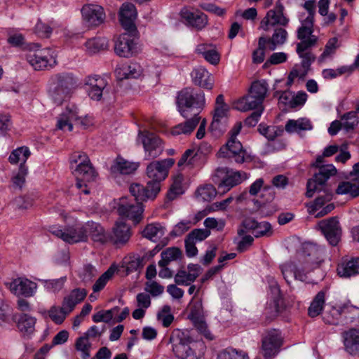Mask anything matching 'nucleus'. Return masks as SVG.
Wrapping results in <instances>:
<instances>
[{"mask_svg":"<svg viewBox=\"0 0 359 359\" xmlns=\"http://www.w3.org/2000/svg\"><path fill=\"white\" fill-rule=\"evenodd\" d=\"M143 265V259L139 255H130L123 259L121 267L129 274L141 269Z\"/></svg>","mask_w":359,"mask_h":359,"instance_id":"nucleus-42","label":"nucleus"},{"mask_svg":"<svg viewBox=\"0 0 359 359\" xmlns=\"http://www.w3.org/2000/svg\"><path fill=\"white\" fill-rule=\"evenodd\" d=\"M48 231L53 235L69 244L86 241L84 224H75L65 228L53 225L49 227Z\"/></svg>","mask_w":359,"mask_h":359,"instance_id":"nucleus-10","label":"nucleus"},{"mask_svg":"<svg viewBox=\"0 0 359 359\" xmlns=\"http://www.w3.org/2000/svg\"><path fill=\"white\" fill-rule=\"evenodd\" d=\"M85 86L90 99L99 101L102 97L107 82L102 76L95 75L88 76L85 80Z\"/></svg>","mask_w":359,"mask_h":359,"instance_id":"nucleus-23","label":"nucleus"},{"mask_svg":"<svg viewBox=\"0 0 359 359\" xmlns=\"http://www.w3.org/2000/svg\"><path fill=\"white\" fill-rule=\"evenodd\" d=\"M30 151L27 147H18L14 149L9 156L8 161L11 164L20 163V165H25L28 158L30 156Z\"/></svg>","mask_w":359,"mask_h":359,"instance_id":"nucleus-47","label":"nucleus"},{"mask_svg":"<svg viewBox=\"0 0 359 359\" xmlns=\"http://www.w3.org/2000/svg\"><path fill=\"white\" fill-rule=\"evenodd\" d=\"M343 318L340 306L332 307V309L325 314L323 317L326 323L331 325H338Z\"/></svg>","mask_w":359,"mask_h":359,"instance_id":"nucleus-58","label":"nucleus"},{"mask_svg":"<svg viewBox=\"0 0 359 359\" xmlns=\"http://www.w3.org/2000/svg\"><path fill=\"white\" fill-rule=\"evenodd\" d=\"M86 50L89 54H95L108 47V41L106 38H93L88 39L85 43Z\"/></svg>","mask_w":359,"mask_h":359,"instance_id":"nucleus-49","label":"nucleus"},{"mask_svg":"<svg viewBox=\"0 0 359 359\" xmlns=\"http://www.w3.org/2000/svg\"><path fill=\"white\" fill-rule=\"evenodd\" d=\"M8 287L11 292L17 296L29 297L36 292L37 285L27 278H18L8 283Z\"/></svg>","mask_w":359,"mask_h":359,"instance_id":"nucleus-24","label":"nucleus"},{"mask_svg":"<svg viewBox=\"0 0 359 359\" xmlns=\"http://www.w3.org/2000/svg\"><path fill=\"white\" fill-rule=\"evenodd\" d=\"M50 48L29 50L26 55L27 61L35 70H43L56 64V58Z\"/></svg>","mask_w":359,"mask_h":359,"instance_id":"nucleus-14","label":"nucleus"},{"mask_svg":"<svg viewBox=\"0 0 359 359\" xmlns=\"http://www.w3.org/2000/svg\"><path fill=\"white\" fill-rule=\"evenodd\" d=\"M337 273L343 278H350L359 274V258L343 259L337 266Z\"/></svg>","mask_w":359,"mask_h":359,"instance_id":"nucleus-33","label":"nucleus"},{"mask_svg":"<svg viewBox=\"0 0 359 359\" xmlns=\"http://www.w3.org/2000/svg\"><path fill=\"white\" fill-rule=\"evenodd\" d=\"M220 157L232 158L238 163H242L249 157L241 143L237 139H229L219 151Z\"/></svg>","mask_w":359,"mask_h":359,"instance_id":"nucleus-18","label":"nucleus"},{"mask_svg":"<svg viewBox=\"0 0 359 359\" xmlns=\"http://www.w3.org/2000/svg\"><path fill=\"white\" fill-rule=\"evenodd\" d=\"M138 163L128 161L123 158L118 157L111 165L110 171L115 176L117 175H130L138 168Z\"/></svg>","mask_w":359,"mask_h":359,"instance_id":"nucleus-36","label":"nucleus"},{"mask_svg":"<svg viewBox=\"0 0 359 359\" xmlns=\"http://www.w3.org/2000/svg\"><path fill=\"white\" fill-rule=\"evenodd\" d=\"M216 189L212 184H204L198 187L196 196L198 199L204 201H210L215 197Z\"/></svg>","mask_w":359,"mask_h":359,"instance_id":"nucleus-51","label":"nucleus"},{"mask_svg":"<svg viewBox=\"0 0 359 359\" xmlns=\"http://www.w3.org/2000/svg\"><path fill=\"white\" fill-rule=\"evenodd\" d=\"M131 235L130 226L124 222L118 221L112 229L110 239L114 245H123L129 241Z\"/></svg>","mask_w":359,"mask_h":359,"instance_id":"nucleus-27","label":"nucleus"},{"mask_svg":"<svg viewBox=\"0 0 359 359\" xmlns=\"http://www.w3.org/2000/svg\"><path fill=\"white\" fill-rule=\"evenodd\" d=\"M76 122L84 126L88 124L85 123L83 118L79 116L77 107L72 105L67 107L66 111L60 115L57 122V128L60 130H67L72 131L73 129V123Z\"/></svg>","mask_w":359,"mask_h":359,"instance_id":"nucleus-21","label":"nucleus"},{"mask_svg":"<svg viewBox=\"0 0 359 359\" xmlns=\"http://www.w3.org/2000/svg\"><path fill=\"white\" fill-rule=\"evenodd\" d=\"M210 235V231L205 229H196L191 231L186 237L190 241L197 243L206 239Z\"/></svg>","mask_w":359,"mask_h":359,"instance_id":"nucleus-64","label":"nucleus"},{"mask_svg":"<svg viewBox=\"0 0 359 359\" xmlns=\"http://www.w3.org/2000/svg\"><path fill=\"white\" fill-rule=\"evenodd\" d=\"M137 11L135 6L128 2L122 4L119 11V20L126 31L137 32L135 25Z\"/></svg>","mask_w":359,"mask_h":359,"instance_id":"nucleus-22","label":"nucleus"},{"mask_svg":"<svg viewBox=\"0 0 359 359\" xmlns=\"http://www.w3.org/2000/svg\"><path fill=\"white\" fill-rule=\"evenodd\" d=\"M67 280V277L63 276L57 279L51 280H41L44 287L49 292H56L62 290L65 283Z\"/></svg>","mask_w":359,"mask_h":359,"instance_id":"nucleus-57","label":"nucleus"},{"mask_svg":"<svg viewBox=\"0 0 359 359\" xmlns=\"http://www.w3.org/2000/svg\"><path fill=\"white\" fill-rule=\"evenodd\" d=\"M318 226L330 245L336 246L341 238V230L339 220L333 217L321 220Z\"/></svg>","mask_w":359,"mask_h":359,"instance_id":"nucleus-19","label":"nucleus"},{"mask_svg":"<svg viewBox=\"0 0 359 359\" xmlns=\"http://www.w3.org/2000/svg\"><path fill=\"white\" fill-rule=\"evenodd\" d=\"M87 295V292L85 289H74L69 294L65 297L63 299L62 306V311L66 313H69L73 311L76 305L81 302Z\"/></svg>","mask_w":359,"mask_h":359,"instance_id":"nucleus-34","label":"nucleus"},{"mask_svg":"<svg viewBox=\"0 0 359 359\" xmlns=\"http://www.w3.org/2000/svg\"><path fill=\"white\" fill-rule=\"evenodd\" d=\"M81 13L88 26H98L105 19L104 9L98 5H86L82 8Z\"/></svg>","mask_w":359,"mask_h":359,"instance_id":"nucleus-25","label":"nucleus"},{"mask_svg":"<svg viewBox=\"0 0 359 359\" xmlns=\"http://www.w3.org/2000/svg\"><path fill=\"white\" fill-rule=\"evenodd\" d=\"M180 17L184 25L198 31L204 29L208 22L204 13L192 7H184L180 11Z\"/></svg>","mask_w":359,"mask_h":359,"instance_id":"nucleus-15","label":"nucleus"},{"mask_svg":"<svg viewBox=\"0 0 359 359\" xmlns=\"http://www.w3.org/2000/svg\"><path fill=\"white\" fill-rule=\"evenodd\" d=\"M211 148L210 144L203 142L198 147H192L186 150L178 161V166L195 165L198 159L210 152Z\"/></svg>","mask_w":359,"mask_h":359,"instance_id":"nucleus-20","label":"nucleus"},{"mask_svg":"<svg viewBox=\"0 0 359 359\" xmlns=\"http://www.w3.org/2000/svg\"><path fill=\"white\" fill-rule=\"evenodd\" d=\"M285 7L280 2H277L274 8L267 11L264 18L261 20L259 29L268 32L271 27L280 26L287 27L290 19L284 13Z\"/></svg>","mask_w":359,"mask_h":359,"instance_id":"nucleus-13","label":"nucleus"},{"mask_svg":"<svg viewBox=\"0 0 359 359\" xmlns=\"http://www.w3.org/2000/svg\"><path fill=\"white\" fill-rule=\"evenodd\" d=\"M183 177L182 175H179L175 177L173 180V182L171 184L168 193L167 198L169 201H173L179 196L184 193V189L182 186Z\"/></svg>","mask_w":359,"mask_h":359,"instance_id":"nucleus-50","label":"nucleus"},{"mask_svg":"<svg viewBox=\"0 0 359 359\" xmlns=\"http://www.w3.org/2000/svg\"><path fill=\"white\" fill-rule=\"evenodd\" d=\"M258 130L269 141L282 136L284 133V128L281 126H266L263 123L259 125Z\"/></svg>","mask_w":359,"mask_h":359,"instance_id":"nucleus-45","label":"nucleus"},{"mask_svg":"<svg viewBox=\"0 0 359 359\" xmlns=\"http://www.w3.org/2000/svg\"><path fill=\"white\" fill-rule=\"evenodd\" d=\"M117 268L115 265H111L109 269L103 273L99 278L96 280L95 284L93 285V292H98L103 290L107 283L114 276Z\"/></svg>","mask_w":359,"mask_h":359,"instance_id":"nucleus-48","label":"nucleus"},{"mask_svg":"<svg viewBox=\"0 0 359 359\" xmlns=\"http://www.w3.org/2000/svg\"><path fill=\"white\" fill-rule=\"evenodd\" d=\"M142 74V68L140 64L130 62L129 64H123L117 67L115 69V74L117 79L122 81L123 79H136Z\"/></svg>","mask_w":359,"mask_h":359,"instance_id":"nucleus-31","label":"nucleus"},{"mask_svg":"<svg viewBox=\"0 0 359 359\" xmlns=\"http://www.w3.org/2000/svg\"><path fill=\"white\" fill-rule=\"evenodd\" d=\"M313 126L311 120L302 117L298 119H289L285 126V130L289 134H301L302 132L311 130Z\"/></svg>","mask_w":359,"mask_h":359,"instance_id":"nucleus-35","label":"nucleus"},{"mask_svg":"<svg viewBox=\"0 0 359 359\" xmlns=\"http://www.w3.org/2000/svg\"><path fill=\"white\" fill-rule=\"evenodd\" d=\"M173 163L171 158L150 163L147 167L146 173L151 180L145 187L138 183L130 184L129 190L132 196L137 200H154L161 190V182L167 177Z\"/></svg>","mask_w":359,"mask_h":359,"instance_id":"nucleus-3","label":"nucleus"},{"mask_svg":"<svg viewBox=\"0 0 359 359\" xmlns=\"http://www.w3.org/2000/svg\"><path fill=\"white\" fill-rule=\"evenodd\" d=\"M138 137L143 144L145 159H154L163 153V142L155 133L147 130L140 131Z\"/></svg>","mask_w":359,"mask_h":359,"instance_id":"nucleus-12","label":"nucleus"},{"mask_svg":"<svg viewBox=\"0 0 359 359\" xmlns=\"http://www.w3.org/2000/svg\"><path fill=\"white\" fill-rule=\"evenodd\" d=\"M245 178V172L222 167L216 169L212 176V181L218 184L219 192L225 194L233 187L241 184Z\"/></svg>","mask_w":359,"mask_h":359,"instance_id":"nucleus-8","label":"nucleus"},{"mask_svg":"<svg viewBox=\"0 0 359 359\" xmlns=\"http://www.w3.org/2000/svg\"><path fill=\"white\" fill-rule=\"evenodd\" d=\"M322 158V156L317 158L316 165L319 167V171L308 180L306 184V195L308 198H311L316 191L322 193L313 203L307 205L309 214L315 215L316 217H322L327 215L335 207L332 203L326 205L332 199V191L327 187L326 182L331 176L337 173V169L332 164L320 165Z\"/></svg>","mask_w":359,"mask_h":359,"instance_id":"nucleus-1","label":"nucleus"},{"mask_svg":"<svg viewBox=\"0 0 359 359\" xmlns=\"http://www.w3.org/2000/svg\"><path fill=\"white\" fill-rule=\"evenodd\" d=\"M36 322L35 317H33L27 313H22L20 315L17 320V326L19 330L27 335H30L34 333L35 329L34 326Z\"/></svg>","mask_w":359,"mask_h":359,"instance_id":"nucleus-41","label":"nucleus"},{"mask_svg":"<svg viewBox=\"0 0 359 359\" xmlns=\"http://www.w3.org/2000/svg\"><path fill=\"white\" fill-rule=\"evenodd\" d=\"M182 257V251L177 247L168 248L161 253L159 266H168L172 262L180 260Z\"/></svg>","mask_w":359,"mask_h":359,"instance_id":"nucleus-40","label":"nucleus"},{"mask_svg":"<svg viewBox=\"0 0 359 359\" xmlns=\"http://www.w3.org/2000/svg\"><path fill=\"white\" fill-rule=\"evenodd\" d=\"M198 111L196 112L189 114V117L186 118L187 120L182 123H179L171 130V133L173 135H189L196 128V126L199 123L201 117L198 116Z\"/></svg>","mask_w":359,"mask_h":359,"instance_id":"nucleus-32","label":"nucleus"},{"mask_svg":"<svg viewBox=\"0 0 359 359\" xmlns=\"http://www.w3.org/2000/svg\"><path fill=\"white\" fill-rule=\"evenodd\" d=\"M196 280V275L184 270H180L175 276V282L180 285H189Z\"/></svg>","mask_w":359,"mask_h":359,"instance_id":"nucleus-59","label":"nucleus"},{"mask_svg":"<svg viewBox=\"0 0 359 359\" xmlns=\"http://www.w3.org/2000/svg\"><path fill=\"white\" fill-rule=\"evenodd\" d=\"M144 290L149 295L156 297L163 293L164 287L156 281L151 280L145 283Z\"/></svg>","mask_w":359,"mask_h":359,"instance_id":"nucleus-63","label":"nucleus"},{"mask_svg":"<svg viewBox=\"0 0 359 359\" xmlns=\"http://www.w3.org/2000/svg\"><path fill=\"white\" fill-rule=\"evenodd\" d=\"M343 129L346 132L353 130L358 124V117L353 111L345 113L340 117Z\"/></svg>","mask_w":359,"mask_h":359,"instance_id":"nucleus-55","label":"nucleus"},{"mask_svg":"<svg viewBox=\"0 0 359 359\" xmlns=\"http://www.w3.org/2000/svg\"><path fill=\"white\" fill-rule=\"evenodd\" d=\"M288 33L283 27H277L274 29L271 37L264 36L268 50L273 51L278 47L283 46L287 40Z\"/></svg>","mask_w":359,"mask_h":359,"instance_id":"nucleus-37","label":"nucleus"},{"mask_svg":"<svg viewBox=\"0 0 359 359\" xmlns=\"http://www.w3.org/2000/svg\"><path fill=\"white\" fill-rule=\"evenodd\" d=\"M337 43L338 39L336 37L331 38L328 40L325 45L324 51L318 57L319 62H325L332 57L339 46Z\"/></svg>","mask_w":359,"mask_h":359,"instance_id":"nucleus-52","label":"nucleus"},{"mask_svg":"<svg viewBox=\"0 0 359 359\" xmlns=\"http://www.w3.org/2000/svg\"><path fill=\"white\" fill-rule=\"evenodd\" d=\"M194 326L198 332L204 336V337L208 340H212L214 336L210 331L208 326L205 321L201 318H196L194 320Z\"/></svg>","mask_w":359,"mask_h":359,"instance_id":"nucleus-60","label":"nucleus"},{"mask_svg":"<svg viewBox=\"0 0 359 359\" xmlns=\"http://www.w3.org/2000/svg\"><path fill=\"white\" fill-rule=\"evenodd\" d=\"M48 93L57 104L70 97L78 86V79L72 73L62 72L52 76L49 80Z\"/></svg>","mask_w":359,"mask_h":359,"instance_id":"nucleus-5","label":"nucleus"},{"mask_svg":"<svg viewBox=\"0 0 359 359\" xmlns=\"http://www.w3.org/2000/svg\"><path fill=\"white\" fill-rule=\"evenodd\" d=\"M118 308L114 307L109 310L100 311L95 313L93 316V320L95 323L105 322L108 323L112 320L114 315L118 311Z\"/></svg>","mask_w":359,"mask_h":359,"instance_id":"nucleus-61","label":"nucleus"},{"mask_svg":"<svg viewBox=\"0 0 359 359\" xmlns=\"http://www.w3.org/2000/svg\"><path fill=\"white\" fill-rule=\"evenodd\" d=\"M301 25L297 30V37L300 40L299 43H306L309 46H315L318 41V36L313 34V20L299 18Z\"/></svg>","mask_w":359,"mask_h":359,"instance_id":"nucleus-26","label":"nucleus"},{"mask_svg":"<svg viewBox=\"0 0 359 359\" xmlns=\"http://www.w3.org/2000/svg\"><path fill=\"white\" fill-rule=\"evenodd\" d=\"M268 50L264 36L258 40V48L252 53V61L254 63L260 64L264 60L265 50Z\"/></svg>","mask_w":359,"mask_h":359,"instance_id":"nucleus-56","label":"nucleus"},{"mask_svg":"<svg viewBox=\"0 0 359 359\" xmlns=\"http://www.w3.org/2000/svg\"><path fill=\"white\" fill-rule=\"evenodd\" d=\"M168 344L177 359H200L205 351L201 341L194 340L188 332L175 329L170 334Z\"/></svg>","mask_w":359,"mask_h":359,"instance_id":"nucleus-4","label":"nucleus"},{"mask_svg":"<svg viewBox=\"0 0 359 359\" xmlns=\"http://www.w3.org/2000/svg\"><path fill=\"white\" fill-rule=\"evenodd\" d=\"M28 174V168L26 165H20L18 170L13 171L11 182L15 187L21 189L25 183Z\"/></svg>","mask_w":359,"mask_h":359,"instance_id":"nucleus-53","label":"nucleus"},{"mask_svg":"<svg viewBox=\"0 0 359 359\" xmlns=\"http://www.w3.org/2000/svg\"><path fill=\"white\" fill-rule=\"evenodd\" d=\"M336 194L339 195L348 194L352 198L359 196V182H342L339 184Z\"/></svg>","mask_w":359,"mask_h":359,"instance_id":"nucleus-46","label":"nucleus"},{"mask_svg":"<svg viewBox=\"0 0 359 359\" xmlns=\"http://www.w3.org/2000/svg\"><path fill=\"white\" fill-rule=\"evenodd\" d=\"M269 86L265 80L254 81L248 93L234 103V107L241 111H247L255 108L263 107V102L268 93Z\"/></svg>","mask_w":359,"mask_h":359,"instance_id":"nucleus-6","label":"nucleus"},{"mask_svg":"<svg viewBox=\"0 0 359 359\" xmlns=\"http://www.w3.org/2000/svg\"><path fill=\"white\" fill-rule=\"evenodd\" d=\"M344 350L352 355H359V328H351L342 333Z\"/></svg>","mask_w":359,"mask_h":359,"instance_id":"nucleus-28","label":"nucleus"},{"mask_svg":"<svg viewBox=\"0 0 359 359\" xmlns=\"http://www.w3.org/2000/svg\"><path fill=\"white\" fill-rule=\"evenodd\" d=\"M123 197L119 199L117 206L118 215L131 220L134 224H138L142 219L144 208L142 200Z\"/></svg>","mask_w":359,"mask_h":359,"instance_id":"nucleus-11","label":"nucleus"},{"mask_svg":"<svg viewBox=\"0 0 359 359\" xmlns=\"http://www.w3.org/2000/svg\"><path fill=\"white\" fill-rule=\"evenodd\" d=\"M353 71L351 66H342L337 69H325L322 71V76L326 80H331L346 73L351 74Z\"/></svg>","mask_w":359,"mask_h":359,"instance_id":"nucleus-54","label":"nucleus"},{"mask_svg":"<svg viewBox=\"0 0 359 359\" xmlns=\"http://www.w3.org/2000/svg\"><path fill=\"white\" fill-rule=\"evenodd\" d=\"M325 248L316 243L304 244L299 264L286 262L280 266V270L285 281L290 284V278L302 282L308 281V275L320 267L324 261Z\"/></svg>","mask_w":359,"mask_h":359,"instance_id":"nucleus-2","label":"nucleus"},{"mask_svg":"<svg viewBox=\"0 0 359 359\" xmlns=\"http://www.w3.org/2000/svg\"><path fill=\"white\" fill-rule=\"evenodd\" d=\"M165 234V228L159 223H151L146 226L142 231L144 237L156 242Z\"/></svg>","mask_w":359,"mask_h":359,"instance_id":"nucleus-43","label":"nucleus"},{"mask_svg":"<svg viewBox=\"0 0 359 359\" xmlns=\"http://www.w3.org/2000/svg\"><path fill=\"white\" fill-rule=\"evenodd\" d=\"M191 76L194 84L208 90H211L214 86V78L206 69L202 66L195 67Z\"/></svg>","mask_w":359,"mask_h":359,"instance_id":"nucleus-30","label":"nucleus"},{"mask_svg":"<svg viewBox=\"0 0 359 359\" xmlns=\"http://www.w3.org/2000/svg\"><path fill=\"white\" fill-rule=\"evenodd\" d=\"M325 303V292L323 290L318 292L311 302L308 309L309 316L313 318L320 315Z\"/></svg>","mask_w":359,"mask_h":359,"instance_id":"nucleus-44","label":"nucleus"},{"mask_svg":"<svg viewBox=\"0 0 359 359\" xmlns=\"http://www.w3.org/2000/svg\"><path fill=\"white\" fill-rule=\"evenodd\" d=\"M86 240L90 237L93 241L104 243L107 241L103 227L98 223L88 222L84 224Z\"/></svg>","mask_w":359,"mask_h":359,"instance_id":"nucleus-38","label":"nucleus"},{"mask_svg":"<svg viewBox=\"0 0 359 359\" xmlns=\"http://www.w3.org/2000/svg\"><path fill=\"white\" fill-rule=\"evenodd\" d=\"M137 33L126 31L116 39L114 51L117 55L123 57H130L133 55L136 49Z\"/></svg>","mask_w":359,"mask_h":359,"instance_id":"nucleus-16","label":"nucleus"},{"mask_svg":"<svg viewBox=\"0 0 359 359\" xmlns=\"http://www.w3.org/2000/svg\"><path fill=\"white\" fill-rule=\"evenodd\" d=\"M72 170L73 173L77 178L76 186L78 189H81L83 186L82 180L90 182L95 180L97 177V172L92 166L89 158L88 162L83 163L81 165H77L76 168Z\"/></svg>","mask_w":359,"mask_h":359,"instance_id":"nucleus-29","label":"nucleus"},{"mask_svg":"<svg viewBox=\"0 0 359 359\" xmlns=\"http://www.w3.org/2000/svg\"><path fill=\"white\" fill-rule=\"evenodd\" d=\"M90 344L87 337H81L76 340V348L82 353L83 359H88L90 357Z\"/></svg>","mask_w":359,"mask_h":359,"instance_id":"nucleus-62","label":"nucleus"},{"mask_svg":"<svg viewBox=\"0 0 359 359\" xmlns=\"http://www.w3.org/2000/svg\"><path fill=\"white\" fill-rule=\"evenodd\" d=\"M247 231H251L255 237L270 236L273 233L271 225L268 222H258L253 218H246L242 222V228L238 230L239 236L244 235Z\"/></svg>","mask_w":359,"mask_h":359,"instance_id":"nucleus-17","label":"nucleus"},{"mask_svg":"<svg viewBox=\"0 0 359 359\" xmlns=\"http://www.w3.org/2000/svg\"><path fill=\"white\" fill-rule=\"evenodd\" d=\"M283 344V337L278 329L267 330L262 337L260 352L264 359H273Z\"/></svg>","mask_w":359,"mask_h":359,"instance_id":"nucleus-9","label":"nucleus"},{"mask_svg":"<svg viewBox=\"0 0 359 359\" xmlns=\"http://www.w3.org/2000/svg\"><path fill=\"white\" fill-rule=\"evenodd\" d=\"M205 98L203 92L195 93L189 88L182 90L177 97V104L180 114L188 118L189 114L196 112L204 104Z\"/></svg>","mask_w":359,"mask_h":359,"instance_id":"nucleus-7","label":"nucleus"},{"mask_svg":"<svg viewBox=\"0 0 359 359\" xmlns=\"http://www.w3.org/2000/svg\"><path fill=\"white\" fill-rule=\"evenodd\" d=\"M313 46L306 45V43H297L296 51L302 59V66L304 69H309L312 62L315 60V56L310 50Z\"/></svg>","mask_w":359,"mask_h":359,"instance_id":"nucleus-39","label":"nucleus"}]
</instances>
